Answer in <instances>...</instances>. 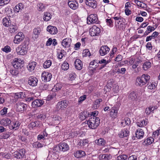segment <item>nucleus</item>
I'll list each match as a JSON object with an SVG mask.
<instances>
[{
	"mask_svg": "<svg viewBox=\"0 0 160 160\" xmlns=\"http://www.w3.org/2000/svg\"><path fill=\"white\" fill-rule=\"evenodd\" d=\"M29 42L28 41L24 42L22 45L19 46L16 49L18 54L24 55L27 52Z\"/></svg>",
	"mask_w": 160,
	"mask_h": 160,
	"instance_id": "obj_1",
	"label": "nucleus"
},
{
	"mask_svg": "<svg viewBox=\"0 0 160 160\" xmlns=\"http://www.w3.org/2000/svg\"><path fill=\"white\" fill-rule=\"evenodd\" d=\"M150 76L147 74H143L140 77H138L136 79V82L140 86L146 84L149 81Z\"/></svg>",
	"mask_w": 160,
	"mask_h": 160,
	"instance_id": "obj_2",
	"label": "nucleus"
},
{
	"mask_svg": "<svg viewBox=\"0 0 160 160\" xmlns=\"http://www.w3.org/2000/svg\"><path fill=\"white\" fill-rule=\"evenodd\" d=\"M100 120L99 118L94 117L91 118L87 121V124L89 128L95 129L99 125Z\"/></svg>",
	"mask_w": 160,
	"mask_h": 160,
	"instance_id": "obj_3",
	"label": "nucleus"
},
{
	"mask_svg": "<svg viewBox=\"0 0 160 160\" xmlns=\"http://www.w3.org/2000/svg\"><path fill=\"white\" fill-rule=\"evenodd\" d=\"M25 150L22 148L17 150L13 154V157L17 159H21L25 158Z\"/></svg>",
	"mask_w": 160,
	"mask_h": 160,
	"instance_id": "obj_4",
	"label": "nucleus"
},
{
	"mask_svg": "<svg viewBox=\"0 0 160 160\" xmlns=\"http://www.w3.org/2000/svg\"><path fill=\"white\" fill-rule=\"evenodd\" d=\"M24 63L23 60H21L20 58H15L12 62V65L13 67L16 68L20 69L23 67L22 64Z\"/></svg>",
	"mask_w": 160,
	"mask_h": 160,
	"instance_id": "obj_5",
	"label": "nucleus"
},
{
	"mask_svg": "<svg viewBox=\"0 0 160 160\" xmlns=\"http://www.w3.org/2000/svg\"><path fill=\"white\" fill-rule=\"evenodd\" d=\"M100 32V28L95 25L93 26L89 30L90 35L92 36H98Z\"/></svg>",
	"mask_w": 160,
	"mask_h": 160,
	"instance_id": "obj_6",
	"label": "nucleus"
},
{
	"mask_svg": "<svg viewBox=\"0 0 160 160\" xmlns=\"http://www.w3.org/2000/svg\"><path fill=\"white\" fill-rule=\"evenodd\" d=\"M119 107L117 105H114L109 110H110V117L113 119L116 118L118 115Z\"/></svg>",
	"mask_w": 160,
	"mask_h": 160,
	"instance_id": "obj_7",
	"label": "nucleus"
},
{
	"mask_svg": "<svg viewBox=\"0 0 160 160\" xmlns=\"http://www.w3.org/2000/svg\"><path fill=\"white\" fill-rule=\"evenodd\" d=\"M24 35L22 32H19L16 34L13 40L15 44H19L23 40Z\"/></svg>",
	"mask_w": 160,
	"mask_h": 160,
	"instance_id": "obj_8",
	"label": "nucleus"
},
{
	"mask_svg": "<svg viewBox=\"0 0 160 160\" xmlns=\"http://www.w3.org/2000/svg\"><path fill=\"white\" fill-rule=\"evenodd\" d=\"M87 19L88 24H90L96 23L98 21V18L96 14H92L88 16Z\"/></svg>",
	"mask_w": 160,
	"mask_h": 160,
	"instance_id": "obj_9",
	"label": "nucleus"
},
{
	"mask_svg": "<svg viewBox=\"0 0 160 160\" xmlns=\"http://www.w3.org/2000/svg\"><path fill=\"white\" fill-rule=\"evenodd\" d=\"M68 5L70 8L73 10L77 9L79 7L78 2L76 0H68Z\"/></svg>",
	"mask_w": 160,
	"mask_h": 160,
	"instance_id": "obj_10",
	"label": "nucleus"
},
{
	"mask_svg": "<svg viewBox=\"0 0 160 160\" xmlns=\"http://www.w3.org/2000/svg\"><path fill=\"white\" fill-rule=\"evenodd\" d=\"M52 78L51 74L48 72H43L42 73L41 78L44 82L49 81Z\"/></svg>",
	"mask_w": 160,
	"mask_h": 160,
	"instance_id": "obj_11",
	"label": "nucleus"
},
{
	"mask_svg": "<svg viewBox=\"0 0 160 160\" xmlns=\"http://www.w3.org/2000/svg\"><path fill=\"white\" fill-rule=\"evenodd\" d=\"M98 60H95L90 62L89 66L90 70L94 71L96 70L97 68H98V69L99 70L100 65L98 63Z\"/></svg>",
	"mask_w": 160,
	"mask_h": 160,
	"instance_id": "obj_12",
	"label": "nucleus"
},
{
	"mask_svg": "<svg viewBox=\"0 0 160 160\" xmlns=\"http://www.w3.org/2000/svg\"><path fill=\"white\" fill-rule=\"evenodd\" d=\"M27 107V104L21 102H19L16 104V110L17 112H22L26 110Z\"/></svg>",
	"mask_w": 160,
	"mask_h": 160,
	"instance_id": "obj_13",
	"label": "nucleus"
},
{
	"mask_svg": "<svg viewBox=\"0 0 160 160\" xmlns=\"http://www.w3.org/2000/svg\"><path fill=\"white\" fill-rule=\"evenodd\" d=\"M110 50V48L108 46H102L99 50V54L101 56H104L108 53Z\"/></svg>",
	"mask_w": 160,
	"mask_h": 160,
	"instance_id": "obj_14",
	"label": "nucleus"
},
{
	"mask_svg": "<svg viewBox=\"0 0 160 160\" xmlns=\"http://www.w3.org/2000/svg\"><path fill=\"white\" fill-rule=\"evenodd\" d=\"M38 79L33 76L30 77L28 79V84L32 86H35L37 85Z\"/></svg>",
	"mask_w": 160,
	"mask_h": 160,
	"instance_id": "obj_15",
	"label": "nucleus"
},
{
	"mask_svg": "<svg viewBox=\"0 0 160 160\" xmlns=\"http://www.w3.org/2000/svg\"><path fill=\"white\" fill-rule=\"evenodd\" d=\"M72 40L69 38H66L63 40L62 42V46L65 48L70 47L71 43Z\"/></svg>",
	"mask_w": 160,
	"mask_h": 160,
	"instance_id": "obj_16",
	"label": "nucleus"
},
{
	"mask_svg": "<svg viewBox=\"0 0 160 160\" xmlns=\"http://www.w3.org/2000/svg\"><path fill=\"white\" fill-rule=\"evenodd\" d=\"M44 102V101L42 100L36 99L32 102V106L33 108L40 107L43 104Z\"/></svg>",
	"mask_w": 160,
	"mask_h": 160,
	"instance_id": "obj_17",
	"label": "nucleus"
},
{
	"mask_svg": "<svg viewBox=\"0 0 160 160\" xmlns=\"http://www.w3.org/2000/svg\"><path fill=\"white\" fill-rule=\"evenodd\" d=\"M47 31L51 34L54 35L57 33L58 30L55 27L49 25L48 26L47 28Z\"/></svg>",
	"mask_w": 160,
	"mask_h": 160,
	"instance_id": "obj_18",
	"label": "nucleus"
},
{
	"mask_svg": "<svg viewBox=\"0 0 160 160\" xmlns=\"http://www.w3.org/2000/svg\"><path fill=\"white\" fill-rule=\"evenodd\" d=\"M60 151L65 152L69 149L68 145L65 142H61L59 144Z\"/></svg>",
	"mask_w": 160,
	"mask_h": 160,
	"instance_id": "obj_19",
	"label": "nucleus"
},
{
	"mask_svg": "<svg viewBox=\"0 0 160 160\" xmlns=\"http://www.w3.org/2000/svg\"><path fill=\"white\" fill-rule=\"evenodd\" d=\"M144 132L141 128H139L137 130L136 132V137L138 139H142L144 136Z\"/></svg>",
	"mask_w": 160,
	"mask_h": 160,
	"instance_id": "obj_20",
	"label": "nucleus"
},
{
	"mask_svg": "<svg viewBox=\"0 0 160 160\" xmlns=\"http://www.w3.org/2000/svg\"><path fill=\"white\" fill-rule=\"evenodd\" d=\"M75 68L78 70H81L82 67V63L79 59H76L74 62Z\"/></svg>",
	"mask_w": 160,
	"mask_h": 160,
	"instance_id": "obj_21",
	"label": "nucleus"
},
{
	"mask_svg": "<svg viewBox=\"0 0 160 160\" xmlns=\"http://www.w3.org/2000/svg\"><path fill=\"white\" fill-rule=\"evenodd\" d=\"M98 64H102V65H100L99 70H100L104 68L106 66V65L109 63L108 61L104 59H102L100 60H98Z\"/></svg>",
	"mask_w": 160,
	"mask_h": 160,
	"instance_id": "obj_22",
	"label": "nucleus"
},
{
	"mask_svg": "<svg viewBox=\"0 0 160 160\" xmlns=\"http://www.w3.org/2000/svg\"><path fill=\"white\" fill-rule=\"evenodd\" d=\"M68 105V102L66 100H63L61 102H58L57 104V106L60 107L61 109L66 108Z\"/></svg>",
	"mask_w": 160,
	"mask_h": 160,
	"instance_id": "obj_23",
	"label": "nucleus"
},
{
	"mask_svg": "<svg viewBox=\"0 0 160 160\" xmlns=\"http://www.w3.org/2000/svg\"><path fill=\"white\" fill-rule=\"evenodd\" d=\"M20 70L13 67V68H10L9 72L13 76H17L19 73Z\"/></svg>",
	"mask_w": 160,
	"mask_h": 160,
	"instance_id": "obj_24",
	"label": "nucleus"
},
{
	"mask_svg": "<svg viewBox=\"0 0 160 160\" xmlns=\"http://www.w3.org/2000/svg\"><path fill=\"white\" fill-rule=\"evenodd\" d=\"M129 130L127 129H124L122 131L121 133L119 134V137L122 138L127 137L129 135Z\"/></svg>",
	"mask_w": 160,
	"mask_h": 160,
	"instance_id": "obj_25",
	"label": "nucleus"
},
{
	"mask_svg": "<svg viewBox=\"0 0 160 160\" xmlns=\"http://www.w3.org/2000/svg\"><path fill=\"white\" fill-rule=\"evenodd\" d=\"M74 156L77 158H79L82 157L85 155V152L82 150L78 151L74 153Z\"/></svg>",
	"mask_w": 160,
	"mask_h": 160,
	"instance_id": "obj_26",
	"label": "nucleus"
},
{
	"mask_svg": "<svg viewBox=\"0 0 160 160\" xmlns=\"http://www.w3.org/2000/svg\"><path fill=\"white\" fill-rule=\"evenodd\" d=\"M3 25L5 27H8L11 24V21L9 17H5L2 20Z\"/></svg>",
	"mask_w": 160,
	"mask_h": 160,
	"instance_id": "obj_27",
	"label": "nucleus"
},
{
	"mask_svg": "<svg viewBox=\"0 0 160 160\" xmlns=\"http://www.w3.org/2000/svg\"><path fill=\"white\" fill-rule=\"evenodd\" d=\"M37 65L36 62H30L27 66V68L28 70L30 72L33 71Z\"/></svg>",
	"mask_w": 160,
	"mask_h": 160,
	"instance_id": "obj_28",
	"label": "nucleus"
},
{
	"mask_svg": "<svg viewBox=\"0 0 160 160\" xmlns=\"http://www.w3.org/2000/svg\"><path fill=\"white\" fill-rule=\"evenodd\" d=\"M1 124L4 126L9 125L11 123L10 119L8 118H3L0 121Z\"/></svg>",
	"mask_w": 160,
	"mask_h": 160,
	"instance_id": "obj_29",
	"label": "nucleus"
},
{
	"mask_svg": "<svg viewBox=\"0 0 160 160\" xmlns=\"http://www.w3.org/2000/svg\"><path fill=\"white\" fill-rule=\"evenodd\" d=\"M9 26V30L11 33L15 32L18 30V26L15 24H10Z\"/></svg>",
	"mask_w": 160,
	"mask_h": 160,
	"instance_id": "obj_30",
	"label": "nucleus"
},
{
	"mask_svg": "<svg viewBox=\"0 0 160 160\" xmlns=\"http://www.w3.org/2000/svg\"><path fill=\"white\" fill-rule=\"evenodd\" d=\"M95 143L99 146H104L106 144V142L103 138H100L95 140Z\"/></svg>",
	"mask_w": 160,
	"mask_h": 160,
	"instance_id": "obj_31",
	"label": "nucleus"
},
{
	"mask_svg": "<svg viewBox=\"0 0 160 160\" xmlns=\"http://www.w3.org/2000/svg\"><path fill=\"white\" fill-rule=\"evenodd\" d=\"M157 108V107L156 108L155 106H150L146 109L145 112L147 114L149 115L151 112H153L154 110Z\"/></svg>",
	"mask_w": 160,
	"mask_h": 160,
	"instance_id": "obj_32",
	"label": "nucleus"
},
{
	"mask_svg": "<svg viewBox=\"0 0 160 160\" xmlns=\"http://www.w3.org/2000/svg\"><path fill=\"white\" fill-rule=\"evenodd\" d=\"M155 28L154 27L151 26H149L147 27L146 31L144 33V36H146L148 35L151 32L154 30Z\"/></svg>",
	"mask_w": 160,
	"mask_h": 160,
	"instance_id": "obj_33",
	"label": "nucleus"
},
{
	"mask_svg": "<svg viewBox=\"0 0 160 160\" xmlns=\"http://www.w3.org/2000/svg\"><path fill=\"white\" fill-rule=\"evenodd\" d=\"M160 134V128L153 132L152 137L154 139V140L156 139V142H157L158 139V136Z\"/></svg>",
	"mask_w": 160,
	"mask_h": 160,
	"instance_id": "obj_34",
	"label": "nucleus"
},
{
	"mask_svg": "<svg viewBox=\"0 0 160 160\" xmlns=\"http://www.w3.org/2000/svg\"><path fill=\"white\" fill-rule=\"evenodd\" d=\"M86 3L89 6L93 8H95L97 6V2L95 0H93L92 2H89L88 1H86Z\"/></svg>",
	"mask_w": 160,
	"mask_h": 160,
	"instance_id": "obj_35",
	"label": "nucleus"
},
{
	"mask_svg": "<svg viewBox=\"0 0 160 160\" xmlns=\"http://www.w3.org/2000/svg\"><path fill=\"white\" fill-rule=\"evenodd\" d=\"M134 2L137 4L138 6L142 8H146L147 7L146 4L138 0H134Z\"/></svg>",
	"mask_w": 160,
	"mask_h": 160,
	"instance_id": "obj_36",
	"label": "nucleus"
},
{
	"mask_svg": "<svg viewBox=\"0 0 160 160\" xmlns=\"http://www.w3.org/2000/svg\"><path fill=\"white\" fill-rule=\"evenodd\" d=\"M41 30L39 28H34L33 31V33L34 36L35 38H37L38 35L40 34Z\"/></svg>",
	"mask_w": 160,
	"mask_h": 160,
	"instance_id": "obj_37",
	"label": "nucleus"
},
{
	"mask_svg": "<svg viewBox=\"0 0 160 160\" xmlns=\"http://www.w3.org/2000/svg\"><path fill=\"white\" fill-rule=\"evenodd\" d=\"M154 139L153 138L150 137L148 138L147 139L145 140L144 142V143L145 144L150 145L153 142H154Z\"/></svg>",
	"mask_w": 160,
	"mask_h": 160,
	"instance_id": "obj_38",
	"label": "nucleus"
},
{
	"mask_svg": "<svg viewBox=\"0 0 160 160\" xmlns=\"http://www.w3.org/2000/svg\"><path fill=\"white\" fill-rule=\"evenodd\" d=\"M25 95L24 92H20L16 93L15 95V98L17 99L23 98Z\"/></svg>",
	"mask_w": 160,
	"mask_h": 160,
	"instance_id": "obj_39",
	"label": "nucleus"
},
{
	"mask_svg": "<svg viewBox=\"0 0 160 160\" xmlns=\"http://www.w3.org/2000/svg\"><path fill=\"white\" fill-rule=\"evenodd\" d=\"M137 94L134 92H131L128 96L129 98L132 100H136L137 98Z\"/></svg>",
	"mask_w": 160,
	"mask_h": 160,
	"instance_id": "obj_40",
	"label": "nucleus"
},
{
	"mask_svg": "<svg viewBox=\"0 0 160 160\" xmlns=\"http://www.w3.org/2000/svg\"><path fill=\"white\" fill-rule=\"evenodd\" d=\"M66 54V52L64 50H61L59 52L58 51L57 54L58 58L59 59H62L63 57H65V55Z\"/></svg>",
	"mask_w": 160,
	"mask_h": 160,
	"instance_id": "obj_41",
	"label": "nucleus"
},
{
	"mask_svg": "<svg viewBox=\"0 0 160 160\" xmlns=\"http://www.w3.org/2000/svg\"><path fill=\"white\" fill-rule=\"evenodd\" d=\"M23 4L21 3H19L17 5H16L14 8L15 12H18L20 10L23 8Z\"/></svg>",
	"mask_w": 160,
	"mask_h": 160,
	"instance_id": "obj_42",
	"label": "nucleus"
},
{
	"mask_svg": "<svg viewBox=\"0 0 160 160\" xmlns=\"http://www.w3.org/2000/svg\"><path fill=\"white\" fill-rule=\"evenodd\" d=\"M20 124L18 122H15L13 123V125L10 126V129H13L14 130H16L18 128L19 126H20Z\"/></svg>",
	"mask_w": 160,
	"mask_h": 160,
	"instance_id": "obj_43",
	"label": "nucleus"
},
{
	"mask_svg": "<svg viewBox=\"0 0 160 160\" xmlns=\"http://www.w3.org/2000/svg\"><path fill=\"white\" fill-rule=\"evenodd\" d=\"M137 124L138 126L140 127H142L146 126L147 124V123L145 120H143L139 122H137Z\"/></svg>",
	"mask_w": 160,
	"mask_h": 160,
	"instance_id": "obj_44",
	"label": "nucleus"
},
{
	"mask_svg": "<svg viewBox=\"0 0 160 160\" xmlns=\"http://www.w3.org/2000/svg\"><path fill=\"white\" fill-rule=\"evenodd\" d=\"M131 121L130 119L128 118H125L124 120H122L121 123L122 125H129L130 124Z\"/></svg>",
	"mask_w": 160,
	"mask_h": 160,
	"instance_id": "obj_45",
	"label": "nucleus"
},
{
	"mask_svg": "<svg viewBox=\"0 0 160 160\" xmlns=\"http://www.w3.org/2000/svg\"><path fill=\"white\" fill-rule=\"evenodd\" d=\"M151 63L149 62H146L143 65V68L145 70H148L151 67Z\"/></svg>",
	"mask_w": 160,
	"mask_h": 160,
	"instance_id": "obj_46",
	"label": "nucleus"
},
{
	"mask_svg": "<svg viewBox=\"0 0 160 160\" xmlns=\"http://www.w3.org/2000/svg\"><path fill=\"white\" fill-rule=\"evenodd\" d=\"M52 15L50 13L45 12L43 16V19L46 21H49L51 18Z\"/></svg>",
	"mask_w": 160,
	"mask_h": 160,
	"instance_id": "obj_47",
	"label": "nucleus"
},
{
	"mask_svg": "<svg viewBox=\"0 0 160 160\" xmlns=\"http://www.w3.org/2000/svg\"><path fill=\"white\" fill-rule=\"evenodd\" d=\"M52 64V62L51 60H47L44 62L43 64V67L45 68H47L51 66Z\"/></svg>",
	"mask_w": 160,
	"mask_h": 160,
	"instance_id": "obj_48",
	"label": "nucleus"
},
{
	"mask_svg": "<svg viewBox=\"0 0 160 160\" xmlns=\"http://www.w3.org/2000/svg\"><path fill=\"white\" fill-rule=\"evenodd\" d=\"M39 122L38 121H35L34 122H31L29 124V126L30 128H32L35 127H38L39 125Z\"/></svg>",
	"mask_w": 160,
	"mask_h": 160,
	"instance_id": "obj_49",
	"label": "nucleus"
},
{
	"mask_svg": "<svg viewBox=\"0 0 160 160\" xmlns=\"http://www.w3.org/2000/svg\"><path fill=\"white\" fill-rule=\"evenodd\" d=\"M128 158V156L126 154H122L118 156L117 160H126Z\"/></svg>",
	"mask_w": 160,
	"mask_h": 160,
	"instance_id": "obj_50",
	"label": "nucleus"
},
{
	"mask_svg": "<svg viewBox=\"0 0 160 160\" xmlns=\"http://www.w3.org/2000/svg\"><path fill=\"white\" fill-rule=\"evenodd\" d=\"M87 117V115L86 112H81L79 115V118L82 121L85 120Z\"/></svg>",
	"mask_w": 160,
	"mask_h": 160,
	"instance_id": "obj_51",
	"label": "nucleus"
},
{
	"mask_svg": "<svg viewBox=\"0 0 160 160\" xmlns=\"http://www.w3.org/2000/svg\"><path fill=\"white\" fill-rule=\"evenodd\" d=\"M69 68V65L67 62H64L62 65V68L64 71L67 70Z\"/></svg>",
	"mask_w": 160,
	"mask_h": 160,
	"instance_id": "obj_52",
	"label": "nucleus"
},
{
	"mask_svg": "<svg viewBox=\"0 0 160 160\" xmlns=\"http://www.w3.org/2000/svg\"><path fill=\"white\" fill-rule=\"evenodd\" d=\"M10 133L8 132H5L2 134L0 137L1 138L7 139L10 137Z\"/></svg>",
	"mask_w": 160,
	"mask_h": 160,
	"instance_id": "obj_53",
	"label": "nucleus"
},
{
	"mask_svg": "<svg viewBox=\"0 0 160 160\" xmlns=\"http://www.w3.org/2000/svg\"><path fill=\"white\" fill-rule=\"evenodd\" d=\"M101 158L102 159H105L106 160H108L110 159L112 156L110 154H104L102 155L101 157Z\"/></svg>",
	"mask_w": 160,
	"mask_h": 160,
	"instance_id": "obj_54",
	"label": "nucleus"
},
{
	"mask_svg": "<svg viewBox=\"0 0 160 160\" xmlns=\"http://www.w3.org/2000/svg\"><path fill=\"white\" fill-rule=\"evenodd\" d=\"M113 18L115 20V23L116 22V21H117V22L118 24H119V22H122L123 19V18L121 16H116L113 17Z\"/></svg>",
	"mask_w": 160,
	"mask_h": 160,
	"instance_id": "obj_55",
	"label": "nucleus"
},
{
	"mask_svg": "<svg viewBox=\"0 0 160 160\" xmlns=\"http://www.w3.org/2000/svg\"><path fill=\"white\" fill-rule=\"evenodd\" d=\"M43 146H45L44 144H42L38 142H36L33 144V146L36 148H41Z\"/></svg>",
	"mask_w": 160,
	"mask_h": 160,
	"instance_id": "obj_56",
	"label": "nucleus"
},
{
	"mask_svg": "<svg viewBox=\"0 0 160 160\" xmlns=\"http://www.w3.org/2000/svg\"><path fill=\"white\" fill-rule=\"evenodd\" d=\"M106 21L108 26H109L111 27L113 26V21H112L111 18L107 19L106 20Z\"/></svg>",
	"mask_w": 160,
	"mask_h": 160,
	"instance_id": "obj_57",
	"label": "nucleus"
},
{
	"mask_svg": "<svg viewBox=\"0 0 160 160\" xmlns=\"http://www.w3.org/2000/svg\"><path fill=\"white\" fill-rule=\"evenodd\" d=\"M147 86L148 88L150 89H153L155 88V85L153 82H148Z\"/></svg>",
	"mask_w": 160,
	"mask_h": 160,
	"instance_id": "obj_58",
	"label": "nucleus"
},
{
	"mask_svg": "<svg viewBox=\"0 0 160 160\" xmlns=\"http://www.w3.org/2000/svg\"><path fill=\"white\" fill-rule=\"evenodd\" d=\"M126 71V69L125 68H123L118 69L116 73L124 74H125Z\"/></svg>",
	"mask_w": 160,
	"mask_h": 160,
	"instance_id": "obj_59",
	"label": "nucleus"
},
{
	"mask_svg": "<svg viewBox=\"0 0 160 160\" xmlns=\"http://www.w3.org/2000/svg\"><path fill=\"white\" fill-rule=\"evenodd\" d=\"M39 88L43 90H45L47 89L48 88V85L46 84L42 83L39 86Z\"/></svg>",
	"mask_w": 160,
	"mask_h": 160,
	"instance_id": "obj_60",
	"label": "nucleus"
},
{
	"mask_svg": "<svg viewBox=\"0 0 160 160\" xmlns=\"http://www.w3.org/2000/svg\"><path fill=\"white\" fill-rule=\"evenodd\" d=\"M37 7L39 8V10L43 11L45 8V7L43 4L42 3H39L38 4Z\"/></svg>",
	"mask_w": 160,
	"mask_h": 160,
	"instance_id": "obj_61",
	"label": "nucleus"
},
{
	"mask_svg": "<svg viewBox=\"0 0 160 160\" xmlns=\"http://www.w3.org/2000/svg\"><path fill=\"white\" fill-rule=\"evenodd\" d=\"M117 50V48L116 47H113L111 53L110 54V57L112 58L113 57V55L115 53Z\"/></svg>",
	"mask_w": 160,
	"mask_h": 160,
	"instance_id": "obj_62",
	"label": "nucleus"
},
{
	"mask_svg": "<svg viewBox=\"0 0 160 160\" xmlns=\"http://www.w3.org/2000/svg\"><path fill=\"white\" fill-rule=\"evenodd\" d=\"M83 56H89L91 55L90 52L88 49H86L83 50Z\"/></svg>",
	"mask_w": 160,
	"mask_h": 160,
	"instance_id": "obj_63",
	"label": "nucleus"
},
{
	"mask_svg": "<svg viewBox=\"0 0 160 160\" xmlns=\"http://www.w3.org/2000/svg\"><path fill=\"white\" fill-rule=\"evenodd\" d=\"M8 109V108L4 107L3 109L1 110L0 111L1 115L2 116L5 115L7 112Z\"/></svg>",
	"mask_w": 160,
	"mask_h": 160,
	"instance_id": "obj_64",
	"label": "nucleus"
}]
</instances>
